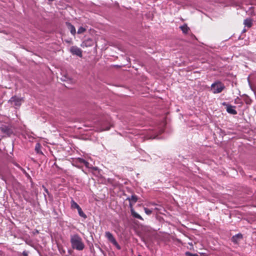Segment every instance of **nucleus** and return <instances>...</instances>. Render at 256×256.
Masks as SVG:
<instances>
[{
    "instance_id": "f257e3e1",
    "label": "nucleus",
    "mask_w": 256,
    "mask_h": 256,
    "mask_svg": "<svg viewBox=\"0 0 256 256\" xmlns=\"http://www.w3.org/2000/svg\"><path fill=\"white\" fill-rule=\"evenodd\" d=\"M70 242L73 249L82 250L84 248V244L82 242V240L78 234L71 235Z\"/></svg>"
},
{
    "instance_id": "f03ea898",
    "label": "nucleus",
    "mask_w": 256,
    "mask_h": 256,
    "mask_svg": "<svg viewBox=\"0 0 256 256\" xmlns=\"http://www.w3.org/2000/svg\"><path fill=\"white\" fill-rule=\"evenodd\" d=\"M224 88V84L219 80L216 81L211 85V90L214 94L220 93Z\"/></svg>"
},
{
    "instance_id": "7ed1b4c3",
    "label": "nucleus",
    "mask_w": 256,
    "mask_h": 256,
    "mask_svg": "<svg viewBox=\"0 0 256 256\" xmlns=\"http://www.w3.org/2000/svg\"><path fill=\"white\" fill-rule=\"evenodd\" d=\"M0 130L4 134L10 136L13 133L11 126L8 124H0Z\"/></svg>"
},
{
    "instance_id": "20e7f679",
    "label": "nucleus",
    "mask_w": 256,
    "mask_h": 256,
    "mask_svg": "<svg viewBox=\"0 0 256 256\" xmlns=\"http://www.w3.org/2000/svg\"><path fill=\"white\" fill-rule=\"evenodd\" d=\"M22 98L16 96H14L9 100V102L15 106H20L22 104Z\"/></svg>"
},
{
    "instance_id": "39448f33",
    "label": "nucleus",
    "mask_w": 256,
    "mask_h": 256,
    "mask_svg": "<svg viewBox=\"0 0 256 256\" xmlns=\"http://www.w3.org/2000/svg\"><path fill=\"white\" fill-rule=\"evenodd\" d=\"M70 52L74 55H76L80 57H82V50L76 46H72L70 47Z\"/></svg>"
},
{
    "instance_id": "423d86ee",
    "label": "nucleus",
    "mask_w": 256,
    "mask_h": 256,
    "mask_svg": "<svg viewBox=\"0 0 256 256\" xmlns=\"http://www.w3.org/2000/svg\"><path fill=\"white\" fill-rule=\"evenodd\" d=\"M223 106H226V112L232 114H237L236 110L234 109L235 106H232L230 104H227L226 102L222 103Z\"/></svg>"
},
{
    "instance_id": "0eeeda50",
    "label": "nucleus",
    "mask_w": 256,
    "mask_h": 256,
    "mask_svg": "<svg viewBox=\"0 0 256 256\" xmlns=\"http://www.w3.org/2000/svg\"><path fill=\"white\" fill-rule=\"evenodd\" d=\"M242 238V235L241 234H238L232 238V241L234 244H238Z\"/></svg>"
},
{
    "instance_id": "6e6552de",
    "label": "nucleus",
    "mask_w": 256,
    "mask_h": 256,
    "mask_svg": "<svg viewBox=\"0 0 256 256\" xmlns=\"http://www.w3.org/2000/svg\"><path fill=\"white\" fill-rule=\"evenodd\" d=\"M105 236L107 239L112 243H113L116 240L113 235L110 232H106L105 233Z\"/></svg>"
},
{
    "instance_id": "1a4fd4ad",
    "label": "nucleus",
    "mask_w": 256,
    "mask_h": 256,
    "mask_svg": "<svg viewBox=\"0 0 256 256\" xmlns=\"http://www.w3.org/2000/svg\"><path fill=\"white\" fill-rule=\"evenodd\" d=\"M66 25L68 30H70L71 34L74 36L75 35L76 33V30L74 26L68 22H66Z\"/></svg>"
},
{
    "instance_id": "9d476101",
    "label": "nucleus",
    "mask_w": 256,
    "mask_h": 256,
    "mask_svg": "<svg viewBox=\"0 0 256 256\" xmlns=\"http://www.w3.org/2000/svg\"><path fill=\"white\" fill-rule=\"evenodd\" d=\"M180 28L182 32L184 34H187L190 30L186 24H184V25L180 26Z\"/></svg>"
},
{
    "instance_id": "9b49d317",
    "label": "nucleus",
    "mask_w": 256,
    "mask_h": 256,
    "mask_svg": "<svg viewBox=\"0 0 256 256\" xmlns=\"http://www.w3.org/2000/svg\"><path fill=\"white\" fill-rule=\"evenodd\" d=\"M126 200H128L130 202L135 204L138 200V197L136 195H132L130 197L127 198Z\"/></svg>"
},
{
    "instance_id": "f8f14e48",
    "label": "nucleus",
    "mask_w": 256,
    "mask_h": 256,
    "mask_svg": "<svg viewBox=\"0 0 256 256\" xmlns=\"http://www.w3.org/2000/svg\"><path fill=\"white\" fill-rule=\"evenodd\" d=\"M112 126V125L110 124V122H108V124L106 126L105 124H104L102 125L101 130L103 131L109 130Z\"/></svg>"
},
{
    "instance_id": "ddd939ff",
    "label": "nucleus",
    "mask_w": 256,
    "mask_h": 256,
    "mask_svg": "<svg viewBox=\"0 0 256 256\" xmlns=\"http://www.w3.org/2000/svg\"><path fill=\"white\" fill-rule=\"evenodd\" d=\"M244 24L248 28H250L252 24V20L250 18H246L244 20Z\"/></svg>"
},
{
    "instance_id": "4468645a",
    "label": "nucleus",
    "mask_w": 256,
    "mask_h": 256,
    "mask_svg": "<svg viewBox=\"0 0 256 256\" xmlns=\"http://www.w3.org/2000/svg\"><path fill=\"white\" fill-rule=\"evenodd\" d=\"M131 214L135 218L142 220V217L135 212L134 210H131Z\"/></svg>"
},
{
    "instance_id": "2eb2a0df",
    "label": "nucleus",
    "mask_w": 256,
    "mask_h": 256,
    "mask_svg": "<svg viewBox=\"0 0 256 256\" xmlns=\"http://www.w3.org/2000/svg\"><path fill=\"white\" fill-rule=\"evenodd\" d=\"M71 208H76L77 210L80 207L79 205L75 202L73 199L70 202Z\"/></svg>"
},
{
    "instance_id": "dca6fc26",
    "label": "nucleus",
    "mask_w": 256,
    "mask_h": 256,
    "mask_svg": "<svg viewBox=\"0 0 256 256\" xmlns=\"http://www.w3.org/2000/svg\"><path fill=\"white\" fill-rule=\"evenodd\" d=\"M77 210L80 216L84 218H87L86 214L83 212L80 207Z\"/></svg>"
},
{
    "instance_id": "f3484780",
    "label": "nucleus",
    "mask_w": 256,
    "mask_h": 256,
    "mask_svg": "<svg viewBox=\"0 0 256 256\" xmlns=\"http://www.w3.org/2000/svg\"><path fill=\"white\" fill-rule=\"evenodd\" d=\"M41 146L39 143H36L35 146V150L38 154H42L40 151Z\"/></svg>"
},
{
    "instance_id": "a211bd4d",
    "label": "nucleus",
    "mask_w": 256,
    "mask_h": 256,
    "mask_svg": "<svg viewBox=\"0 0 256 256\" xmlns=\"http://www.w3.org/2000/svg\"><path fill=\"white\" fill-rule=\"evenodd\" d=\"M20 170L22 171V172H23V174L25 175V176L29 180H32V178L30 177V174L27 173L26 171V170L24 169L23 168H20Z\"/></svg>"
},
{
    "instance_id": "6ab92c4d",
    "label": "nucleus",
    "mask_w": 256,
    "mask_h": 256,
    "mask_svg": "<svg viewBox=\"0 0 256 256\" xmlns=\"http://www.w3.org/2000/svg\"><path fill=\"white\" fill-rule=\"evenodd\" d=\"M86 28L82 27V26H80L78 28V34H82L83 32H84L85 31H86Z\"/></svg>"
},
{
    "instance_id": "aec40b11",
    "label": "nucleus",
    "mask_w": 256,
    "mask_h": 256,
    "mask_svg": "<svg viewBox=\"0 0 256 256\" xmlns=\"http://www.w3.org/2000/svg\"><path fill=\"white\" fill-rule=\"evenodd\" d=\"M144 210L146 214L148 215H150L152 213V210L148 208H144Z\"/></svg>"
},
{
    "instance_id": "412c9836",
    "label": "nucleus",
    "mask_w": 256,
    "mask_h": 256,
    "mask_svg": "<svg viewBox=\"0 0 256 256\" xmlns=\"http://www.w3.org/2000/svg\"><path fill=\"white\" fill-rule=\"evenodd\" d=\"M114 246H116V248L118 249V250H120L121 249V247L118 244V242H116V240L114 241L113 243H112Z\"/></svg>"
},
{
    "instance_id": "4be33fe9",
    "label": "nucleus",
    "mask_w": 256,
    "mask_h": 256,
    "mask_svg": "<svg viewBox=\"0 0 256 256\" xmlns=\"http://www.w3.org/2000/svg\"><path fill=\"white\" fill-rule=\"evenodd\" d=\"M92 42V40H88L86 42H82V46L84 45L86 46H90L91 45L90 44H87L86 43L88 42Z\"/></svg>"
},
{
    "instance_id": "5701e85b",
    "label": "nucleus",
    "mask_w": 256,
    "mask_h": 256,
    "mask_svg": "<svg viewBox=\"0 0 256 256\" xmlns=\"http://www.w3.org/2000/svg\"><path fill=\"white\" fill-rule=\"evenodd\" d=\"M196 254H192V253H191L190 252H186L185 253V255L186 256H194Z\"/></svg>"
},
{
    "instance_id": "b1692460",
    "label": "nucleus",
    "mask_w": 256,
    "mask_h": 256,
    "mask_svg": "<svg viewBox=\"0 0 256 256\" xmlns=\"http://www.w3.org/2000/svg\"><path fill=\"white\" fill-rule=\"evenodd\" d=\"M78 161L79 162H80V164H84V162L86 161V160H84V159L83 158H78Z\"/></svg>"
},
{
    "instance_id": "393cba45",
    "label": "nucleus",
    "mask_w": 256,
    "mask_h": 256,
    "mask_svg": "<svg viewBox=\"0 0 256 256\" xmlns=\"http://www.w3.org/2000/svg\"><path fill=\"white\" fill-rule=\"evenodd\" d=\"M16 166V167H18V168H20H20H22V167H21L18 164H17L16 162H14L13 163Z\"/></svg>"
},
{
    "instance_id": "a878e982",
    "label": "nucleus",
    "mask_w": 256,
    "mask_h": 256,
    "mask_svg": "<svg viewBox=\"0 0 256 256\" xmlns=\"http://www.w3.org/2000/svg\"><path fill=\"white\" fill-rule=\"evenodd\" d=\"M133 204L132 202H130L129 206H130V210H134V208H133V204Z\"/></svg>"
},
{
    "instance_id": "bb28decb",
    "label": "nucleus",
    "mask_w": 256,
    "mask_h": 256,
    "mask_svg": "<svg viewBox=\"0 0 256 256\" xmlns=\"http://www.w3.org/2000/svg\"><path fill=\"white\" fill-rule=\"evenodd\" d=\"M84 164L86 167V168H90L89 166V163L86 161L84 163Z\"/></svg>"
},
{
    "instance_id": "cd10ccee",
    "label": "nucleus",
    "mask_w": 256,
    "mask_h": 256,
    "mask_svg": "<svg viewBox=\"0 0 256 256\" xmlns=\"http://www.w3.org/2000/svg\"><path fill=\"white\" fill-rule=\"evenodd\" d=\"M157 136H150L148 138H157Z\"/></svg>"
},
{
    "instance_id": "c85d7f7f",
    "label": "nucleus",
    "mask_w": 256,
    "mask_h": 256,
    "mask_svg": "<svg viewBox=\"0 0 256 256\" xmlns=\"http://www.w3.org/2000/svg\"><path fill=\"white\" fill-rule=\"evenodd\" d=\"M22 254L24 256H28V254L26 252H23Z\"/></svg>"
},
{
    "instance_id": "c756f323",
    "label": "nucleus",
    "mask_w": 256,
    "mask_h": 256,
    "mask_svg": "<svg viewBox=\"0 0 256 256\" xmlns=\"http://www.w3.org/2000/svg\"><path fill=\"white\" fill-rule=\"evenodd\" d=\"M44 190L46 193H48V190L46 188H45Z\"/></svg>"
},
{
    "instance_id": "7c9ffc66",
    "label": "nucleus",
    "mask_w": 256,
    "mask_h": 256,
    "mask_svg": "<svg viewBox=\"0 0 256 256\" xmlns=\"http://www.w3.org/2000/svg\"><path fill=\"white\" fill-rule=\"evenodd\" d=\"M2 180L5 182H6V180H5V179H4L3 178H2Z\"/></svg>"
},
{
    "instance_id": "2f4dec72",
    "label": "nucleus",
    "mask_w": 256,
    "mask_h": 256,
    "mask_svg": "<svg viewBox=\"0 0 256 256\" xmlns=\"http://www.w3.org/2000/svg\"><path fill=\"white\" fill-rule=\"evenodd\" d=\"M152 205L154 206L155 204L153 203V204H152Z\"/></svg>"
},
{
    "instance_id": "473e14b6",
    "label": "nucleus",
    "mask_w": 256,
    "mask_h": 256,
    "mask_svg": "<svg viewBox=\"0 0 256 256\" xmlns=\"http://www.w3.org/2000/svg\"><path fill=\"white\" fill-rule=\"evenodd\" d=\"M49 1H53L54 0H48Z\"/></svg>"
},
{
    "instance_id": "72a5a7b5",
    "label": "nucleus",
    "mask_w": 256,
    "mask_h": 256,
    "mask_svg": "<svg viewBox=\"0 0 256 256\" xmlns=\"http://www.w3.org/2000/svg\"><path fill=\"white\" fill-rule=\"evenodd\" d=\"M138 256H142L141 255H138Z\"/></svg>"
}]
</instances>
